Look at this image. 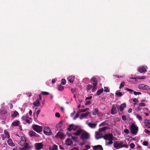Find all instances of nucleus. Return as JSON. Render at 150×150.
<instances>
[{
	"label": "nucleus",
	"instance_id": "29",
	"mask_svg": "<svg viewBox=\"0 0 150 150\" xmlns=\"http://www.w3.org/2000/svg\"><path fill=\"white\" fill-rule=\"evenodd\" d=\"M145 125L147 127L150 128V120H147L145 122Z\"/></svg>",
	"mask_w": 150,
	"mask_h": 150
},
{
	"label": "nucleus",
	"instance_id": "20",
	"mask_svg": "<svg viewBox=\"0 0 150 150\" xmlns=\"http://www.w3.org/2000/svg\"><path fill=\"white\" fill-rule=\"evenodd\" d=\"M74 76H70L67 78V80L71 83H72L74 79Z\"/></svg>",
	"mask_w": 150,
	"mask_h": 150
},
{
	"label": "nucleus",
	"instance_id": "1",
	"mask_svg": "<svg viewBox=\"0 0 150 150\" xmlns=\"http://www.w3.org/2000/svg\"><path fill=\"white\" fill-rule=\"evenodd\" d=\"M26 139L24 137H21V140L18 143V144L21 146H24V147L21 149V150H26L28 149V144L26 143Z\"/></svg>",
	"mask_w": 150,
	"mask_h": 150
},
{
	"label": "nucleus",
	"instance_id": "21",
	"mask_svg": "<svg viewBox=\"0 0 150 150\" xmlns=\"http://www.w3.org/2000/svg\"><path fill=\"white\" fill-rule=\"evenodd\" d=\"M82 131L83 130L81 129H78L76 132L74 133V135L76 136H78L81 134Z\"/></svg>",
	"mask_w": 150,
	"mask_h": 150
},
{
	"label": "nucleus",
	"instance_id": "14",
	"mask_svg": "<svg viewBox=\"0 0 150 150\" xmlns=\"http://www.w3.org/2000/svg\"><path fill=\"white\" fill-rule=\"evenodd\" d=\"M146 67L144 66L139 67L138 69V70L140 73H145L146 71Z\"/></svg>",
	"mask_w": 150,
	"mask_h": 150
},
{
	"label": "nucleus",
	"instance_id": "15",
	"mask_svg": "<svg viewBox=\"0 0 150 150\" xmlns=\"http://www.w3.org/2000/svg\"><path fill=\"white\" fill-rule=\"evenodd\" d=\"M64 137L63 133L60 132H58L55 136L56 138H63Z\"/></svg>",
	"mask_w": 150,
	"mask_h": 150
},
{
	"label": "nucleus",
	"instance_id": "53",
	"mask_svg": "<svg viewBox=\"0 0 150 150\" xmlns=\"http://www.w3.org/2000/svg\"><path fill=\"white\" fill-rule=\"evenodd\" d=\"M27 117L25 116H23L21 117V120H25H25H26Z\"/></svg>",
	"mask_w": 150,
	"mask_h": 150
},
{
	"label": "nucleus",
	"instance_id": "62",
	"mask_svg": "<svg viewBox=\"0 0 150 150\" xmlns=\"http://www.w3.org/2000/svg\"><path fill=\"white\" fill-rule=\"evenodd\" d=\"M71 92L73 93L75 91V90L74 88H71Z\"/></svg>",
	"mask_w": 150,
	"mask_h": 150
},
{
	"label": "nucleus",
	"instance_id": "26",
	"mask_svg": "<svg viewBox=\"0 0 150 150\" xmlns=\"http://www.w3.org/2000/svg\"><path fill=\"white\" fill-rule=\"evenodd\" d=\"M89 114V112H86L85 113H82L81 115L80 119L86 117Z\"/></svg>",
	"mask_w": 150,
	"mask_h": 150
},
{
	"label": "nucleus",
	"instance_id": "52",
	"mask_svg": "<svg viewBox=\"0 0 150 150\" xmlns=\"http://www.w3.org/2000/svg\"><path fill=\"white\" fill-rule=\"evenodd\" d=\"M91 104V102L90 101H87L85 104L86 105H89Z\"/></svg>",
	"mask_w": 150,
	"mask_h": 150
},
{
	"label": "nucleus",
	"instance_id": "22",
	"mask_svg": "<svg viewBox=\"0 0 150 150\" xmlns=\"http://www.w3.org/2000/svg\"><path fill=\"white\" fill-rule=\"evenodd\" d=\"M29 134L31 137L33 136L37 137L38 135V134H36L35 132L33 131H31L29 132Z\"/></svg>",
	"mask_w": 150,
	"mask_h": 150
},
{
	"label": "nucleus",
	"instance_id": "6",
	"mask_svg": "<svg viewBox=\"0 0 150 150\" xmlns=\"http://www.w3.org/2000/svg\"><path fill=\"white\" fill-rule=\"evenodd\" d=\"M119 110V106L117 105H113L111 110V114L112 115H115L117 114Z\"/></svg>",
	"mask_w": 150,
	"mask_h": 150
},
{
	"label": "nucleus",
	"instance_id": "39",
	"mask_svg": "<svg viewBox=\"0 0 150 150\" xmlns=\"http://www.w3.org/2000/svg\"><path fill=\"white\" fill-rule=\"evenodd\" d=\"M41 94L42 95H49V93L46 92L42 91L41 92Z\"/></svg>",
	"mask_w": 150,
	"mask_h": 150
},
{
	"label": "nucleus",
	"instance_id": "44",
	"mask_svg": "<svg viewBox=\"0 0 150 150\" xmlns=\"http://www.w3.org/2000/svg\"><path fill=\"white\" fill-rule=\"evenodd\" d=\"M136 117L139 120L142 121V118L141 116L137 115H136Z\"/></svg>",
	"mask_w": 150,
	"mask_h": 150
},
{
	"label": "nucleus",
	"instance_id": "36",
	"mask_svg": "<svg viewBox=\"0 0 150 150\" xmlns=\"http://www.w3.org/2000/svg\"><path fill=\"white\" fill-rule=\"evenodd\" d=\"M57 146L55 144H54L52 146V150H57Z\"/></svg>",
	"mask_w": 150,
	"mask_h": 150
},
{
	"label": "nucleus",
	"instance_id": "41",
	"mask_svg": "<svg viewBox=\"0 0 150 150\" xmlns=\"http://www.w3.org/2000/svg\"><path fill=\"white\" fill-rule=\"evenodd\" d=\"M124 132L126 133L127 134H128L129 133V131L127 129H125L124 130Z\"/></svg>",
	"mask_w": 150,
	"mask_h": 150
},
{
	"label": "nucleus",
	"instance_id": "54",
	"mask_svg": "<svg viewBox=\"0 0 150 150\" xmlns=\"http://www.w3.org/2000/svg\"><path fill=\"white\" fill-rule=\"evenodd\" d=\"M122 119L123 121H125L127 119L125 115H123L122 116Z\"/></svg>",
	"mask_w": 150,
	"mask_h": 150
},
{
	"label": "nucleus",
	"instance_id": "58",
	"mask_svg": "<svg viewBox=\"0 0 150 150\" xmlns=\"http://www.w3.org/2000/svg\"><path fill=\"white\" fill-rule=\"evenodd\" d=\"M92 98V96H90L87 97L86 98V100H87L91 99Z\"/></svg>",
	"mask_w": 150,
	"mask_h": 150
},
{
	"label": "nucleus",
	"instance_id": "64",
	"mask_svg": "<svg viewBox=\"0 0 150 150\" xmlns=\"http://www.w3.org/2000/svg\"><path fill=\"white\" fill-rule=\"evenodd\" d=\"M25 121L28 124H30V121L27 119H26V120H25Z\"/></svg>",
	"mask_w": 150,
	"mask_h": 150
},
{
	"label": "nucleus",
	"instance_id": "50",
	"mask_svg": "<svg viewBox=\"0 0 150 150\" xmlns=\"http://www.w3.org/2000/svg\"><path fill=\"white\" fill-rule=\"evenodd\" d=\"M144 132L148 134L149 135H150V131H149L148 129H144Z\"/></svg>",
	"mask_w": 150,
	"mask_h": 150
},
{
	"label": "nucleus",
	"instance_id": "56",
	"mask_svg": "<svg viewBox=\"0 0 150 150\" xmlns=\"http://www.w3.org/2000/svg\"><path fill=\"white\" fill-rule=\"evenodd\" d=\"M89 109V108H86V109H84L83 110H81L82 111L81 112H86Z\"/></svg>",
	"mask_w": 150,
	"mask_h": 150
},
{
	"label": "nucleus",
	"instance_id": "51",
	"mask_svg": "<svg viewBox=\"0 0 150 150\" xmlns=\"http://www.w3.org/2000/svg\"><path fill=\"white\" fill-rule=\"evenodd\" d=\"M126 90L130 92H132L134 91L131 89L128 88H126Z\"/></svg>",
	"mask_w": 150,
	"mask_h": 150
},
{
	"label": "nucleus",
	"instance_id": "5",
	"mask_svg": "<svg viewBox=\"0 0 150 150\" xmlns=\"http://www.w3.org/2000/svg\"><path fill=\"white\" fill-rule=\"evenodd\" d=\"M98 80L95 77H93L91 79V83L93 85V92L95 91L97 88Z\"/></svg>",
	"mask_w": 150,
	"mask_h": 150
},
{
	"label": "nucleus",
	"instance_id": "33",
	"mask_svg": "<svg viewBox=\"0 0 150 150\" xmlns=\"http://www.w3.org/2000/svg\"><path fill=\"white\" fill-rule=\"evenodd\" d=\"M125 82L124 81H122V82L120 84V85L119 86V88L120 89H121L122 88H123L125 85Z\"/></svg>",
	"mask_w": 150,
	"mask_h": 150
},
{
	"label": "nucleus",
	"instance_id": "28",
	"mask_svg": "<svg viewBox=\"0 0 150 150\" xmlns=\"http://www.w3.org/2000/svg\"><path fill=\"white\" fill-rule=\"evenodd\" d=\"M108 127H104L101 128H99V131L100 132H102L108 129Z\"/></svg>",
	"mask_w": 150,
	"mask_h": 150
},
{
	"label": "nucleus",
	"instance_id": "24",
	"mask_svg": "<svg viewBox=\"0 0 150 150\" xmlns=\"http://www.w3.org/2000/svg\"><path fill=\"white\" fill-rule=\"evenodd\" d=\"M34 106L38 107L40 104V100L39 99H37L35 102L33 103Z\"/></svg>",
	"mask_w": 150,
	"mask_h": 150
},
{
	"label": "nucleus",
	"instance_id": "31",
	"mask_svg": "<svg viewBox=\"0 0 150 150\" xmlns=\"http://www.w3.org/2000/svg\"><path fill=\"white\" fill-rule=\"evenodd\" d=\"M103 88H102L101 89L98 90L97 91V92L96 93V94L97 96H98V95H100V94L102 93L103 92Z\"/></svg>",
	"mask_w": 150,
	"mask_h": 150
},
{
	"label": "nucleus",
	"instance_id": "17",
	"mask_svg": "<svg viewBox=\"0 0 150 150\" xmlns=\"http://www.w3.org/2000/svg\"><path fill=\"white\" fill-rule=\"evenodd\" d=\"M93 150H103V148L101 145H98L93 146Z\"/></svg>",
	"mask_w": 150,
	"mask_h": 150
},
{
	"label": "nucleus",
	"instance_id": "59",
	"mask_svg": "<svg viewBox=\"0 0 150 150\" xmlns=\"http://www.w3.org/2000/svg\"><path fill=\"white\" fill-rule=\"evenodd\" d=\"M85 147L86 148V149L87 150L89 149L90 148V147L88 145H86Z\"/></svg>",
	"mask_w": 150,
	"mask_h": 150
},
{
	"label": "nucleus",
	"instance_id": "18",
	"mask_svg": "<svg viewBox=\"0 0 150 150\" xmlns=\"http://www.w3.org/2000/svg\"><path fill=\"white\" fill-rule=\"evenodd\" d=\"M88 126L91 128H95L97 125L96 123H88L87 124Z\"/></svg>",
	"mask_w": 150,
	"mask_h": 150
},
{
	"label": "nucleus",
	"instance_id": "10",
	"mask_svg": "<svg viewBox=\"0 0 150 150\" xmlns=\"http://www.w3.org/2000/svg\"><path fill=\"white\" fill-rule=\"evenodd\" d=\"M81 138L83 140L88 139L89 138V134L87 132H85L81 134Z\"/></svg>",
	"mask_w": 150,
	"mask_h": 150
},
{
	"label": "nucleus",
	"instance_id": "8",
	"mask_svg": "<svg viewBox=\"0 0 150 150\" xmlns=\"http://www.w3.org/2000/svg\"><path fill=\"white\" fill-rule=\"evenodd\" d=\"M138 88L140 89L143 90H149L150 89L149 87L146 85L141 84L138 85Z\"/></svg>",
	"mask_w": 150,
	"mask_h": 150
},
{
	"label": "nucleus",
	"instance_id": "63",
	"mask_svg": "<svg viewBox=\"0 0 150 150\" xmlns=\"http://www.w3.org/2000/svg\"><path fill=\"white\" fill-rule=\"evenodd\" d=\"M75 113V111H74L73 112H72V113H71V116H74V115Z\"/></svg>",
	"mask_w": 150,
	"mask_h": 150
},
{
	"label": "nucleus",
	"instance_id": "47",
	"mask_svg": "<svg viewBox=\"0 0 150 150\" xmlns=\"http://www.w3.org/2000/svg\"><path fill=\"white\" fill-rule=\"evenodd\" d=\"M149 144L148 142L147 141H144L143 142V144L144 145L147 146Z\"/></svg>",
	"mask_w": 150,
	"mask_h": 150
},
{
	"label": "nucleus",
	"instance_id": "16",
	"mask_svg": "<svg viewBox=\"0 0 150 150\" xmlns=\"http://www.w3.org/2000/svg\"><path fill=\"white\" fill-rule=\"evenodd\" d=\"M65 144L69 146L73 144V142L71 139L67 138L65 140Z\"/></svg>",
	"mask_w": 150,
	"mask_h": 150
},
{
	"label": "nucleus",
	"instance_id": "38",
	"mask_svg": "<svg viewBox=\"0 0 150 150\" xmlns=\"http://www.w3.org/2000/svg\"><path fill=\"white\" fill-rule=\"evenodd\" d=\"M138 105L139 107H144L145 106V104L143 103H139Z\"/></svg>",
	"mask_w": 150,
	"mask_h": 150
},
{
	"label": "nucleus",
	"instance_id": "9",
	"mask_svg": "<svg viewBox=\"0 0 150 150\" xmlns=\"http://www.w3.org/2000/svg\"><path fill=\"white\" fill-rule=\"evenodd\" d=\"M78 127V126L71 124L69 125V127L67 128V130L69 132H70L72 130L76 131Z\"/></svg>",
	"mask_w": 150,
	"mask_h": 150
},
{
	"label": "nucleus",
	"instance_id": "55",
	"mask_svg": "<svg viewBox=\"0 0 150 150\" xmlns=\"http://www.w3.org/2000/svg\"><path fill=\"white\" fill-rule=\"evenodd\" d=\"M55 116L57 117H59L60 116V115L59 113L56 112L55 113Z\"/></svg>",
	"mask_w": 150,
	"mask_h": 150
},
{
	"label": "nucleus",
	"instance_id": "7",
	"mask_svg": "<svg viewBox=\"0 0 150 150\" xmlns=\"http://www.w3.org/2000/svg\"><path fill=\"white\" fill-rule=\"evenodd\" d=\"M33 129L38 133H40L42 131V127L36 125H33L32 126Z\"/></svg>",
	"mask_w": 150,
	"mask_h": 150
},
{
	"label": "nucleus",
	"instance_id": "23",
	"mask_svg": "<svg viewBox=\"0 0 150 150\" xmlns=\"http://www.w3.org/2000/svg\"><path fill=\"white\" fill-rule=\"evenodd\" d=\"M20 124V123L19 121L16 120L15 122H13L12 125L13 126H18Z\"/></svg>",
	"mask_w": 150,
	"mask_h": 150
},
{
	"label": "nucleus",
	"instance_id": "19",
	"mask_svg": "<svg viewBox=\"0 0 150 150\" xmlns=\"http://www.w3.org/2000/svg\"><path fill=\"white\" fill-rule=\"evenodd\" d=\"M126 104L125 103H123L120 105L119 107V110L120 111H123L125 108H126Z\"/></svg>",
	"mask_w": 150,
	"mask_h": 150
},
{
	"label": "nucleus",
	"instance_id": "40",
	"mask_svg": "<svg viewBox=\"0 0 150 150\" xmlns=\"http://www.w3.org/2000/svg\"><path fill=\"white\" fill-rule=\"evenodd\" d=\"M92 87V86L90 84H89L88 85H87V89L88 90H90Z\"/></svg>",
	"mask_w": 150,
	"mask_h": 150
},
{
	"label": "nucleus",
	"instance_id": "48",
	"mask_svg": "<svg viewBox=\"0 0 150 150\" xmlns=\"http://www.w3.org/2000/svg\"><path fill=\"white\" fill-rule=\"evenodd\" d=\"M134 93L135 95H140L141 93L140 92H137L135 91H134Z\"/></svg>",
	"mask_w": 150,
	"mask_h": 150
},
{
	"label": "nucleus",
	"instance_id": "12",
	"mask_svg": "<svg viewBox=\"0 0 150 150\" xmlns=\"http://www.w3.org/2000/svg\"><path fill=\"white\" fill-rule=\"evenodd\" d=\"M43 145L41 143H38L35 144V147L36 150H40L42 148Z\"/></svg>",
	"mask_w": 150,
	"mask_h": 150
},
{
	"label": "nucleus",
	"instance_id": "32",
	"mask_svg": "<svg viewBox=\"0 0 150 150\" xmlns=\"http://www.w3.org/2000/svg\"><path fill=\"white\" fill-rule=\"evenodd\" d=\"M115 94L117 96L120 97H121L123 95L122 92L118 91L116 92Z\"/></svg>",
	"mask_w": 150,
	"mask_h": 150
},
{
	"label": "nucleus",
	"instance_id": "49",
	"mask_svg": "<svg viewBox=\"0 0 150 150\" xmlns=\"http://www.w3.org/2000/svg\"><path fill=\"white\" fill-rule=\"evenodd\" d=\"M79 114H78V113H76V116L73 118V120H75L77 118H78L79 117Z\"/></svg>",
	"mask_w": 150,
	"mask_h": 150
},
{
	"label": "nucleus",
	"instance_id": "37",
	"mask_svg": "<svg viewBox=\"0 0 150 150\" xmlns=\"http://www.w3.org/2000/svg\"><path fill=\"white\" fill-rule=\"evenodd\" d=\"M107 125V123L106 122V121H105L101 123L99 125V127L101 126H104Z\"/></svg>",
	"mask_w": 150,
	"mask_h": 150
},
{
	"label": "nucleus",
	"instance_id": "4",
	"mask_svg": "<svg viewBox=\"0 0 150 150\" xmlns=\"http://www.w3.org/2000/svg\"><path fill=\"white\" fill-rule=\"evenodd\" d=\"M117 142V141H116L114 143V147L115 148L118 149V148L125 147L127 148L128 147V146L127 144L123 145V142H120L119 143Z\"/></svg>",
	"mask_w": 150,
	"mask_h": 150
},
{
	"label": "nucleus",
	"instance_id": "3",
	"mask_svg": "<svg viewBox=\"0 0 150 150\" xmlns=\"http://www.w3.org/2000/svg\"><path fill=\"white\" fill-rule=\"evenodd\" d=\"M130 130L132 134L136 135L138 132V127L134 123H132L130 127Z\"/></svg>",
	"mask_w": 150,
	"mask_h": 150
},
{
	"label": "nucleus",
	"instance_id": "34",
	"mask_svg": "<svg viewBox=\"0 0 150 150\" xmlns=\"http://www.w3.org/2000/svg\"><path fill=\"white\" fill-rule=\"evenodd\" d=\"M18 115L19 113L18 112L16 111H15L13 114L11 116L12 117H16Z\"/></svg>",
	"mask_w": 150,
	"mask_h": 150
},
{
	"label": "nucleus",
	"instance_id": "11",
	"mask_svg": "<svg viewBox=\"0 0 150 150\" xmlns=\"http://www.w3.org/2000/svg\"><path fill=\"white\" fill-rule=\"evenodd\" d=\"M43 132L46 135H50L52 134V132L50 128L47 127H45L43 129Z\"/></svg>",
	"mask_w": 150,
	"mask_h": 150
},
{
	"label": "nucleus",
	"instance_id": "57",
	"mask_svg": "<svg viewBox=\"0 0 150 150\" xmlns=\"http://www.w3.org/2000/svg\"><path fill=\"white\" fill-rule=\"evenodd\" d=\"M71 139L74 141H75L77 139V137H75L72 136Z\"/></svg>",
	"mask_w": 150,
	"mask_h": 150
},
{
	"label": "nucleus",
	"instance_id": "25",
	"mask_svg": "<svg viewBox=\"0 0 150 150\" xmlns=\"http://www.w3.org/2000/svg\"><path fill=\"white\" fill-rule=\"evenodd\" d=\"M7 143L8 145L11 146H14V144L12 140L11 139H9L7 141Z\"/></svg>",
	"mask_w": 150,
	"mask_h": 150
},
{
	"label": "nucleus",
	"instance_id": "30",
	"mask_svg": "<svg viewBox=\"0 0 150 150\" xmlns=\"http://www.w3.org/2000/svg\"><path fill=\"white\" fill-rule=\"evenodd\" d=\"M7 113V112L4 110H1L0 112V114L1 115L4 117V115Z\"/></svg>",
	"mask_w": 150,
	"mask_h": 150
},
{
	"label": "nucleus",
	"instance_id": "61",
	"mask_svg": "<svg viewBox=\"0 0 150 150\" xmlns=\"http://www.w3.org/2000/svg\"><path fill=\"white\" fill-rule=\"evenodd\" d=\"M40 112V110H38L36 112V115L37 116H38V115L39 114Z\"/></svg>",
	"mask_w": 150,
	"mask_h": 150
},
{
	"label": "nucleus",
	"instance_id": "35",
	"mask_svg": "<svg viewBox=\"0 0 150 150\" xmlns=\"http://www.w3.org/2000/svg\"><path fill=\"white\" fill-rule=\"evenodd\" d=\"M64 89V86L62 85L61 84H60L59 86L58 87V90L59 91H62Z\"/></svg>",
	"mask_w": 150,
	"mask_h": 150
},
{
	"label": "nucleus",
	"instance_id": "43",
	"mask_svg": "<svg viewBox=\"0 0 150 150\" xmlns=\"http://www.w3.org/2000/svg\"><path fill=\"white\" fill-rule=\"evenodd\" d=\"M61 82L62 84L65 85L66 83V81L64 79H62Z\"/></svg>",
	"mask_w": 150,
	"mask_h": 150
},
{
	"label": "nucleus",
	"instance_id": "2",
	"mask_svg": "<svg viewBox=\"0 0 150 150\" xmlns=\"http://www.w3.org/2000/svg\"><path fill=\"white\" fill-rule=\"evenodd\" d=\"M103 138L105 140L109 141L108 142L106 143V145H110L113 143L112 139H113V136L112 134L110 133L106 134L103 136Z\"/></svg>",
	"mask_w": 150,
	"mask_h": 150
},
{
	"label": "nucleus",
	"instance_id": "42",
	"mask_svg": "<svg viewBox=\"0 0 150 150\" xmlns=\"http://www.w3.org/2000/svg\"><path fill=\"white\" fill-rule=\"evenodd\" d=\"M135 145L133 143H131L130 144V146L131 149H133L135 147Z\"/></svg>",
	"mask_w": 150,
	"mask_h": 150
},
{
	"label": "nucleus",
	"instance_id": "45",
	"mask_svg": "<svg viewBox=\"0 0 150 150\" xmlns=\"http://www.w3.org/2000/svg\"><path fill=\"white\" fill-rule=\"evenodd\" d=\"M137 79H145V77L144 76H137Z\"/></svg>",
	"mask_w": 150,
	"mask_h": 150
},
{
	"label": "nucleus",
	"instance_id": "13",
	"mask_svg": "<svg viewBox=\"0 0 150 150\" xmlns=\"http://www.w3.org/2000/svg\"><path fill=\"white\" fill-rule=\"evenodd\" d=\"M4 133V134L1 135V136L2 138V140H5V139L6 138H8L10 137L9 134L7 131H6V130H5Z\"/></svg>",
	"mask_w": 150,
	"mask_h": 150
},
{
	"label": "nucleus",
	"instance_id": "27",
	"mask_svg": "<svg viewBox=\"0 0 150 150\" xmlns=\"http://www.w3.org/2000/svg\"><path fill=\"white\" fill-rule=\"evenodd\" d=\"M98 110L97 108H95L94 109L93 111L92 112V114L93 115H96L97 114H99L98 113Z\"/></svg>",
	"mask_w": 150,
	"mask_h": 150
},
{
	"label": "nucleus",
	"instance_id": "46",
	"mask_svg": "<svg viewBox=\"0 0 150 150\" xmlns=\"http://www.w3.org/2000/svg\"><path fill=\"white\" fill-rule=\"evenodd\" d=\"M104 91L106 92H108L110 91L109 88L108 87H105Z\"/></svg>",
	"mask_w": 150,
	"mask_h": 150
},
{
	"label": "nucleus",
	"instance_id": "60",
	"mask_svg": "<svg viewBox=\"0 0 150 150\" xmlns=\"http://www.w3.org/2000/svg\"><path fill=\"white\" fill-rule=\"evenodd\" d=\"M132 109L131 108H129L128 110V112L129 113H131V112H132Z\"/></svg>",
	"mask_w": 150,
	"mask_h": 150
}]
</instances>
